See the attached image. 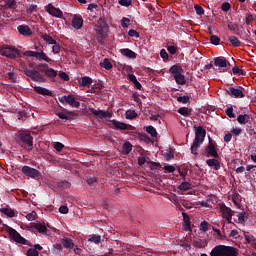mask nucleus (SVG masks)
Returning <instances> with one entry per match:
<instances>
[{
	"label": "nucleus",
	"mask_w": 256,
	"mask_h": 256,
	"mask_svg": "<svg viewBox=\"0 0 256 256\" xmlns=\"http://www.w3.org/2000/svg\"><path fill=\"white\" fill-rule=\"evenodd\" d=\"M225 113L228 117H230V119H235V113L233 112V107L227 108Z\"/></svg>",
	"instance_id": "56"
},
{
	"label": "nucleus",
	"mask_w": 256,
	"mask_h": 256,
	"mask_svg": "<svg viewBox=\"0 0 256 256\" xmlns=\"http://www.w3.org/2000/svg\"><path fill=\"white\" fill-rule=\"evenodd\" d=\"M58 101H60L62 105H70V107H75V109L81 107V102L75 100V96L72 94L58 97Z\"/></svg>",
	"instance_id": "9"
},
{
	"label": "nucleus",
	"mask_w": 256,
	"mask_h": 256,
	"mask_svg": "<svg viewBox=\"0 0 256 256\" xmlns=\"http://www.w3.org/2000/svg\"><path fill=\"white\" fill-rule=\"evenodd\" d=\"M61 241L64 249L71 250L75 247V243H73V240L69 237H64Z\"/></svg>",
	"instance_id": "24"
},
{
	"label": "nucleus",
	"mask_w": 256,
	"mask_h": 256,
	"mask_svg": "<svg viewBox=\"0 0 256 256\" xmlns=\"http://www.w3.org/2000/svg\"><path fill=\"white\" fill-rule=\"evenodd\" d=\"M238 221H239V223L244 224L245 221H247V214L244 212L240 213L238 216Z\"/></svg>",
	"instance_id": "58"
},
{
	"label": "nucleus",
	"mask_w": 256,
	"mask_h": 256,
	"mask_svg": "<svg viewBox=\"0 0 256 256\" xmlns=\"http://www.w3.org/2000/svg\"><path fill=\"white\" fill-rule=\"evenodd\" d=\"M201 155L205 157H213V159H218L219 153L217 152V143L213 142V140H209L208 145L201 152Z\"/></svg>",
	"instance_id": "7"
},
{
	"label": "nucleus",
	"mask_w": 256,
	"mask_h": 256,
	"mask_svg": "<svg viewBox=\"0 0 256 256\" xmlns=\"http://www.w3.org/2000/svg\"><path fill=\"white\" fill-rule=\"evenodd\" d=\"M129 23H131V20L129 18L123 17L121 19V25H122L123 29H127V27H129Z\"/></svg>",
	"instance_id": "53"
},
{
	"label": "nucleus",
	"mask_w": 256,
	"mask_h": 256,
	"mask_svg": "<svg viewBox=\"0 0 256 256\" xmlns=\"http://www.w3.org/2000/svg\"><path fill=\"white\" fill-rule=\"evenodd\" d=\"M131 151H133V144H131V142L126 141L124 142V144L122 145V155H129V153H131Z\"/></svg>",
	"instance_id": "25"
},
{
	"label": "nucleus",
	"mask_w": 256,
	"mask_h": 256,
	"mask_svg": "<svg viewBox=\"0 0 256 256\" xmlns=\"http://www.w3.org/2000/svg\"><path fill=\"white\" fill-rule=\"evenodd\" d=\"M160 57H162L164 61H169V53H167V50L162 49L160 51Z\"/></svg>",
	"instance_id": "57"
},
{
	"label": "nucleus",
	"mask_w": 256,
	"mask_h": 256,
	"mask_svg": "<svg viewBox=\"0 0 256 256\" xmlns=\"http://www.w3.org/2000/svg\"><path fill=\"white\" fill-rule=\"evenodd\" d=\"M221 10L224 11V13L231 11V4L229 2L222 3Z\"/></svg>",
	"instance_id": "47"
},
{
	"label": "nucleus",
	"mask_w": 256,
	"mask_h": 256,
	"mask_svg": "<svg viewBox=\"0 0 256 256\" xmlns=\"http://www.w3.org/2000/svg\"><path fill=\"white\" fill-rule=\"evenodd\" d=\"M174 79L177 85H185V83H187V80L185 79V75H183V73L175 75Z\"/></svg>",
	"instance_id": "31"
},
{
	"label": "nucleus",
	"mask_w": 256,
	"mask_h": 256,
	"mask_svg": "<svg viewBox=\"0 0 256 256\" xmlns=\"http://www.w3.org/2000/svg\"><path fill=\"white\" fill-rule=\"evenodd\" d=\"M5 7L10 9V11H15V9H17V1L16 0H7L5 3Z\"/></svg>",
	"instance_id": "36"
},
{
	"label": "nucleus",
	"mask_w": 256,
	"mask_h": 256,
	"mask_svg": "<svg viewBox=\"0 0 256 256\" xmlns=\"http://www.w3.org/2000/svg\"><path fill=\"white\" fill-rule=\"evenodd\" d=\"M168 73H170V75L175 77V75H180L181 73H183V67H181L180 65L174 64L169 68Z\"/></svg>",
	"instance_id": "21"
},
{
	"label": "nucleus",
	"mask_w": 256,
	"mask_h": 256,
	"mask_svg": "<svg viewBox=\"0 0 256 256\" xmlns=\"http://www.w3.org/2000/svg\"><path fill=\"white\" fill-rule=\"evenodd\" d=\"M86 183L90 186L93 187V185H95V183H97V177L92 176L86 179Z\"/></svg>",
	"instance_id": "50"
},
{
	"label": "nucleus",
	"mask_w": 256,
	"mask_h": 256,
	"mask_svg": "<svg viewBox=\"0 0 256 256\" xmlns=\"http://www.w3.org/2000/svg\"><path fill=\"white\" fill-rule=\"evenodd\" d=\"M128 35L129 37H135L136 39H139L140 37L139 32H137V30H134V29H130L128 31Z\"/></svg>",
	"instance_id": "59"
},
{
	"label": "nucleus",
	"mask_w": 256,
	"mask_h": 256,
	"mask_svg": "<svg viewBox=\"0 0 256 256\" xmlns=\"http://www.w3.org/2000/svg\"><path fill=\"white\" fill-rule=\"evenodd\" d=\"M16 139L20 147L26 151H33V137L31 136V132L19 130L16 133Z\"/></svg>",
	"instance_id": "3"
},
{
	"label": "nucleus",
	"mask_w": 256,
	"mask_h": 256,
	"mask_svg": "<svg viewBox=\"0 0 256 256\" xmlns=\"http://www.w3.org/2000/svg\"><path fill=\"white\" fill-rule=\"evenodd\" d=\"M63 147H65V145H63V143L61 142L54 143V149L57 150L58 152L63 151Z\"/></svg>",
	"instance_id": "61"
},
{
	"label": "nucleus",
	"mask_w": 256,
	"mask_h": 256,
	"mask_svg": "<svg viewBox=\"0 0 256 256\" xmlns=\"http://www.w3.org/2000/svg\"><path fill=\"white\" fill-rule=\"evenodd\" d=\"M23 55L25 57H35V59H39L40 61H46V63H53V60L51 58H49L47 56V54H45V52H43V50H40V51H31V50H28V51H25L23 53Z\"/></svg>",
	"instance_id": "8"
},
{
	"label": "nucleus",
	"mask_w": 256,
	"mask_h": 256,
	"mask_svg": "<svg viewBox=\"0 0 256 256\" xmlns=\"http://www.w3.org/2000/svg\"><path fill=\"white\" fill-rule=\"evenodd\" d=\"M207 135V130L202 126H199L195 130V138L193 144L190 148L192 155H199L198 149L203 145V141H205V137Z\"/></svg>",
	"instance_id": "4"
},
{
	"label": "nucleus",
	"mask_w": 256,
	"mask_h": 256,
	"mask_svg": "<svg viewBox=\"0 0 256 256\" xmlns=\"http://www.w3.org/2000/svg\"><path fill=\"white\" fill-rule=\"evenodd\" d=\"M178 113L183 117H191V108L181 107L178 109Z\"/></svg>",
	"instance_id": "34"
},
{
	"label": "nucleus",
	"mask_w": 256,
	"mask_h": 256,
	"mask_svg": "<svg viewBox=\"0 0 256 256\" xmlns=\"http://www.w3.org/2000/svg\"><path fill=\"white\" fill-rule=\"evenodd\" d=\"M226 95H229L230 97H235V99H243L245 97V94L243 93V87L239 86L238 88L235 87H229L226 89Z\"/></svg>",
	"instance_id": "12"
},
{
	"label": "nucleus",
	"mask_w": 256,
	"mask_h": 256,
	"mask_svg": "<svg viewBox=\"0 0 256 256\" xmlns=\"http://www.w3.org/2000/svg\"><path fill=\"white\" fill-rule=\"evenodd\" d=\"M100 67H103V69H106V71H109L110 69H113V64L109 60V58H105L103 62H100Z\"/></svg>",
	"instance_id": "32"
},
{
	"label": "nucleus",
	"mask_w": 256,
	"mask_h": 256,
	"mask_svg": "<svg viewBox=\"0 0 256 256\" xmlns=\"http://www.w3.org/2000/svg\"><path fill=\"white\" fill-rule=\"evenodd\" d=\"M17 31L20 35H23V37H31L33 35L31 28L27 25H19Z\"/></svg>",
	"instance_id": "19"
},
{
	"label": "nucleus",
	"mask_w": 256,
	"mask_h": 256,
	"mask_svg": "<svg viewBox=\"0 0 256 256\" xmlns=\"http://www.w3.org/2000/svg\"><path fill=\"white\" fill-rule=\"evenodd\" d=\"M206 164L208 167H214L215 171H219V169H221V163L216 158L208 159Z\"/></svg>",
	"instance_id": "23"
},
{
	"label": "nucleus",
	"mask_w": 256,
	"mask_h": 256,
	"mask_svg": "<svg viewBox=\"0 0 256 256\" xmlns=\"http://www.w3.org/2000/svg\"><path fill=\"white\" fill-rule=\"evenodd\" d=\"M210 43H212V45H219V43H221V38L217 35H212L210 37Z\"/></svg>",
	"instance_id": "45"
},
{
	"label": "nucleus",
	"mask_w": 256,
	"mask_h": 256,
	"mask_svg": "<svg viewBox=\"0 0 256 256\" xmlns=\"http://www.w3.org/2000/svg\"><path fill=\"white\" fill-rule=\"evenodd\" d=\"M182 217H183V221H184V230L191 231V220L189 218V214L183 212Z\"/></svg>",
	"instance_id": "27"
},
{
	"label": "nucleus",
	"mask_w": 256,
	"mask_h": 256,
	"mask_svg": "<svg viewBox=\"0 0 256 256\" xmlns=\"http://www.w3.org/2000/svg\"><path fill=\"white\" fill-rule=\"evenodd\" d=\"M92 115L98 117L99 119H111L113 117V112L104 111V110H96L95 108H90Z\"/></svg>",
	"instance_id": "14"
},
{
	"label": "nucleus",
	"mask_w": 256,
	"mask_h": 256,
	"mask_svg": "<svg viewBox=\"0 0 256 256\" xmlns=\"http://www.w3.org/2000/svg\"><path fill=\"white\" fill-rule=\"evenodd\" d=\"M188 169L185 167H178V173L182 177V179L185 181V177H187Z\"/></svg>",
	"instance_id": "43"
},
{
	"label": "nucleus",
	"mask_w": 256,
	"mask_h": 256,
	"mask_svg": "<svg viewBox=\"0 0 256 256\" xmlns=\"http://www.w3.org/2000/svg\"><path fill=\"white\" fill-rule=\"evenodd\" d=\"M164 157H165L166 161L173 159V157H175V151H173L171 148H169V150H167L164 153Z\"/></svg>",
	"instance_id": "41"
},
{
	"label": "nucleus",
	"mask_w": 256,
	"mask_h": 256,
	"mask_svg": "<svg viewBox=\"0 0 256 256\" xmlns=\"http://www.w3.org/2000/svg\"><path fill=\"white\" fill-rule=\"evenodd\" d=\"M121 55H124V57H127L128 59H137V53H135L133 50L129 48H123L120 49Z\"/></svg>",
	"instance_id": "20"
},
{
	"label": "nucleus",
	"mask_w": 256,
	"mask_h": 256,
	"mask_svg": "<svg viewBox=\"0 0 256 256\" xmlns=\"http://www.w3.org/2000/svg\"><path fill=\"white\" fill-rule=\"evenodd\" d=\"M118 3L122 7H131V5L133 4V1H131V0H119Z\"/></svg>",
	"instance_id": "51"
},
{
	"label": "nucleus",
	"mask_w": 256,
	"mask_h": 256,
	"mask_svg": "<svg viewBox=\"0 0 256 256\" xmlns=\"http://www.w3.org/2000/svg\"><path fill=\"white\" fill-rule=\"evenodd\" d=\"M191 183L189 182H182L179 186L178 189H180V191H189V189H191Z\"/></svg>",
	"instance_id": "39"
},
{
	"label": "nucleus",
	"mask_w": 256,
	"mask_h": 256,
	"mask_svg": "<svg viewBox=\"0 0 256 256\" xmlns=\"http://www.w3.org/2000/svg\"><path fill=\"white\" fill-rule=\"evenodd\" d=\"M58 187H60L61 189H69V187H71V183L67 181H62L58 183Z\"/></svg>",
	"instance_id": "55"
},
{
	"label": "nucleus",
	"mask_w": 256,
	"mask_h": 256,
	"mask_svg": "<svg viewBox=\"0 0 256 256\" xmlns=\"http://www.w3.org/2000/svg\"><path fill=\"white\" fill-rule=\"evenodd\" d=\"M52 52L57 55V53L61 52V46L56 42V44H53Z\"/></svg>",
	"instance_id": "63"
},
{
	"label": "nucleus",
	"mask_w": 256,
	"mask_h": 256,
	"mask_svg": "<svg viewBox=\"0 0 256 256\" xmlns=\"http://www.w3.org/2000/svg\"><path fill=\"white\" fill-rule=\"evenodd\" d=\"M239 250L233 246L217 245L211 252L210 256H237Z\"/></svg>",
	"instance_id": "5"
},
{
	"label": "nucleus",
	"mask_w": 256,
	"mask_h": 256,
	"mask_svg": "<svg viewBox=\"0 0 256 256\" xmlns=\"http://www.w3.org/2000/svg\"><path fill=\"white\" fill-rule=\"evenodd\" d=\"M89 243H94L95 245H99L101 243V235L99 234H91L88 236Z\"/></svg>",
	"instance_id": "28"
},
{
	"label": "nucleus",
	"mask_w": 256,
	"mask_h": 256,
	"mask_svg": "<svg viewBox=\"0 0 256 256\" xmlns=\"http://www.w3.org/2000/svg\"><path fill=\"white\" fill-rule=\"evenodd\" d=\"M34 91L36 93H39V95H47L48 97H53V92H51L49 89L41 87V86H35Z\"/></svg>",
	"instance_id": "22"
},
{
	"label": "nucleus",
	"mask_w": 256,
	"mask_h": 256,
	"mask_svg": "<svg viewBox=\"0 0 256 256\" xmlns=\"http://www.w3.org/2000/svg\"><path fill=\"white\" fill-rule=\"evenodd\" d=\"M194 9H195V11H196V14H198V15H205V9H203V7H201V6H199L198 4H196L195 6H194Z\"/></svg>",
	"instance_id": "52"
},
{
	"label": "nucleus",
	"mask_w": 256,
	"mask_h": 256,
	"mask_svg": "<svg viewBox=\"0 0 256 256\" xmlns=\"http://www.w3.org/2000/svg\"><path fill=\"white\" fill-rule=\"evenodd\" d=\"M164 170L168 173H175V166L166 164L164 165Z\"/></svg>",
	"instance_id": "62"
},
{
	"label": "nucleus",
	"mask_w": 256,
	"mask_h": 256,
	"mask_svg": "<svg viewBox=\"0 0 256 256\" xmlns=\"http://www.w3.org/2000/svg\"><path fill=\"white\" fill-rule=\"evenodd\" d=\"M47 13H49V15H52V17H58L59 19L63 17V12L59 10V8H55V6H53L52 4L48 5Z\"/></svg>",
	"instance_id": "17"
},
{
	"label": "nucleus",
	"mask_w": 256,
	"mask_h": 256,
	"mask_svg": "<svg viewBox=\"0 0 256 256\" xmlns=\"http://www.w3.org/2000/svg\"><path fill=\"white\" fill-rule=\"evenodd\" d=\"M126 119H137V112L135 110H127L126 111Z\"/></svg>",
	"instance_id": "42"
},
{
	"label": "nucleus",
	"mask_w": 256,
	"mask_h": 256,
	"mask_svg": "<svg viewBox=\"0 0 256 256\" xmlns=\"http://www.w3.org/2000/svg\"><path fill=\"white\" fill-rule=\"evenodd\" d=\"M21 171L23 175L31 179H39V177H41V172L31 166H23Z\"/></svg>",
	"instance_id": "11"
},
{
	"label": "nucleus",
	"mask_w": 256,
	"mask_h": 256,
	"mask_svg": "<svg viewBox=\"0 0 256 256\" xmlns=\"http://www.w3.org/2000/svg\"><path fill=\"white\" fill-rule=\"evenodd\" d=\"M220 211L222 213L223 219H226L228 223H231L233 219V210H231V208L227 207L225 204H221Z\"/></svg>",
	"instance_id": "15"
},
{
	"label": "nucleus",
	"mask_w": 256,
	"mask_h": 256,
	"mask_svg": "<svg viewBox=\"0 0 256 256\" xmlns=\"http://www.w3.org/2000/svg\"><path fill=\"white\" fill-rule=\"evenodd\" d=\"M177 101L178 103H189V101H191V98H189V96H178L177 97Z\"/></svg>",
	"instance_id": "48"
},
{
	"label": "nucleus",
	"mask_w": 256,
	"mask_h": 256,
	"mask_svg": "<svg viewBox=\"0 0 256 256\" xmlns=\"http://www.w3.org/2000/svg\"><path fill=\"white\" fill-rule=\"evenodd\" d=\"M228 41H230L232 47H241V41H239V38H237V36L228 37Z\"/></svg>",
	"instance_id": "35"
},
{
	"label": "nucleus",
	"mask_w": 256,
	"mask_h": 256,
	"mask_svg": "<svg viewBox=\"0 0 256 256\" xmlns=\"http://www.w3.org/2000/svg\"><path fill=\"white\" fill-rule=\"evenodd\" d=\"M48 69H49V64L40 63L36 65V70L25 68L24 73L27 77H30V79L32 81H35L36 83H45L47 79H45V75L41 73H47Z\"/></svg>",
	"instance_id": "1"
},
{
	"label": "nucleus",
	"mask_w": 256,
	"mask_h": 256,
	"mask_svg": "<svg viewBox=\"0 0 256 256\" xmlns=\"http://www.w3.org/2000/svg\"><path fill=\"white\" fill-rule=\"evenodd\" d=\"M8 235L9 237H11V239H13V241H15L16 243H20L21 245H27V240L25 238H23L21 236V234H19V232H17V230L13 229V228H9L8 229Z\"/></svg>",
	"instance_id": "13"
},
{
	"label": "nucleus",
	"mask_w": 256,
	"mask_h": 256,
	"mask_svg": "<svg viewBox=\"0 0 256 256\" xmlns=\"http://www.w3.org/2000/svg\"><path fill=\"white\" fill-rule=\"evenodd\" d=\"M81 87H88V85L93 84V79L89 76H84L81 78V81H79Z\"/></svg>",
	"instance_id": "29"
},
{
	"label": "nucleus",
	"mask_w": 256,
	"mask_h": 256,
	"mask_svg": "<svg viewBox=\"0 0 256 256\" xmlns=\"http://www.w3.org/2000/svg\"><path fill=\"white\" fill-rule=\"evenodd\" d=\"M0 213H3L4 215H6L7 217H15V210L11 209V208H0Z\"/></svg>",
	"instance_id": "30"
},
{
	"label": "nucleus",
	"mask_w": 256,
	"mask_h": 256,
	"mask_svg": "<svg viewBox=\"0 0 256 256\" xmlns=\"http://www.w3.org/2000/svg\"><path fill=\"white\" fill-rule=\"evenodd\" d=\"M45 75L47 77H50V79H54V77L57 76V71L55 69H53V68L48 67Z\"/></svg>",
	"instance_id": "40"
},
{
	"label": "nucleus",
	"mask_w": 256,
	"mask_h": 256,
	"mask_svg": "<svg viewBox=\"0 0 256 256\" xmlns=\"http://www.w3.org/2000/svg\"><path fill=\"white\" fill-rule=\"evenodd\" d=\"M249 121H251V116H249L248 114H240L237 117V122L240 125H247V123H249Z\"/></svg>",
	"instance_id": "26"
},
{
	"label": "nucleus",
	"mask_w": 256,
	"mask_h": 256,
	"mask_svg": "<svg viewBox=\"0 0 256 256\" xmlns=\"http://www.w3.org/2000/svg\"><path fill=\"white\" fill-rule=\"evenodd\" d=\"M112 125H114L115 129H118V131H127L128 133H134L137 129L130 125L126 124L117 120H111Z\"/></svg>",
	"instance_id": "10"
},
{
	"label": "nucleus",
	"mask_w": 256,
	"mask_h": 256,
	"mask_svg": "<svg viewBox=\"0 0 256 256\" xmlns=\"http://www.w3.org/2000/svg\"><path fill=\"white\" fill-rule=\"evenodd\" d=\"M27 256H39V251L34 248H29L27 251Z\"/></svg>",
	"instance_id": "60"
},
{
	"label": "nucleus",
	"mask_w": 256,
	"mask_h": 256,
	"mask_svg": "<svg viewBox=\"0 0 256 256\" xmlns=\"http://www.w3.org/2000/svg\"><path fill=\"white\" fill-rule=\"evenodd\" d=\"M34 229L38 231V233H45L47 231V226H45V223H36L33 225Z\"/></svg>",
	"instance_id": "33"
},
{
	"label": "nucleus",
	"mask_w": 256,
	"mask_h": 256,
	"mask_svg": "<svg viewBox=\"0 0 256 256\" xmlns=\"http://www.w3.org/2000/svg\"><path fill=\"white\" fill-rule=\"evenodd\" d=\"M95 31L97 33V41L100 45L105 43V39H107L109 33V24H107V19L105 17H100L95 24Z\"/></svg>",
	"instance_id": "2"
},
{
	"label": "nucleus",
	"mask_w": 256,
	"mask_h": 256,
	"mask_svg": "<svg viewBox=\"0 0 256 256\" xmlns=\"http://www.w3.org/2000/svg\"><path fill=\"white\" fill-rule=\"evenodd\" d=\"M232 72L234 75H245V71L239 67H233Z\"/></svg>",
	"instance_id": "54"
},
{
	"label": "nucleus",
	"mask_w": 256,
	"mask_h": 256,
	"mask_svg": "<svg viewBox=\"0 0 256 256\" xmlns=\"http://www.w3.org/2000/svg\"><path fill=\"white\" fill-rule=\"evenodd\" d=\"M200 231H203L204 233H207L209 231V222L202 221L200 224Z\"/></svg>",
	"instance_id": "46"
},
{
	"label": "nucleus",
	"mask_w": 256,
	"mask_h": 256,
	"mask_svg": "<svg viewBox=\"0 0 256 256\" xmlns=\"http://www.w3.org/2000/svg\"><path fill=\"white\" fill-rule=\"evenodd\" d=\"M8 79H10L11 83H17V77L13 72H8Z\"/></svg>",
	"instance_id": "64"
},
{
	"label": "nucleus",
	"mask_w": 256,
	"mask_h": 256,
	"mask_svg": "<svg viewBox=\"0 0 256 256\" xmlns=\"http://www.w3.org/2000/svg\"><path fill=\"white\" fill-rule=\"evenodd\" d=\"M146 132L149 133V135H151V137H157V130L153 126H147Z\"/></svg>",
	"instance_id": "44"
},
{
	"label": "nucleus",
	"mask_w": 256,
	"mask_h": 256,
	"mask_svg": "<svg viewBox=\"0 0 256 256\" xmlns=\"http://www.w3.org/2000/svg\"><path fill=\"white\" fill-rule=\"evenodd\" d=\"M42 39L43 41H45L46 43H48V45H54L56 44L57 40L53 39V37H51L48 34H44L42 35Z\"/></svg>",
	"instance_id": "37"
},
{
	"label": "nucleus",
	"mask_w": 256,
	"mask_h": 256,
	"mask_svg": "<svg viewBox=\"0 0 256 256\" xmlns=\"http://www.w3.org/2000/svg\"><path fill=\"white\" fill-rule=\"evenodd\" d=\"M0 55L7 57V59H17L19 57V49L9 45H2L0 46Z\"/></svg>",
	"instance_id": "6"
},
{
	"label": "nucleus",
	"mask_w": 256,
	"mask_h": 256,
	"mask_svg": "<svg viewBox=\"0 0 256 256\" xmlns=\"http://www.w3.org/2000/svg\"><path fill=\"white\" fill-rule=\"evenodd\" d=\"M26 219H28V221H35L37 219V212L32 211V212L28 213L26 215Z\"/></svg>",
	"instance_id": "49"
},
{
	"label": "nucleus",
	"mask_w": 256,
	"mask_h": 256,
	"mask_svg": "<svg viewBox=\"0 0 256 256\" xmlns=\"http://www.w3.org/2000/svg\"><path fill=\"white\" fill-rule=\"evenodd\" d=\"M167 51L170 53V55H175L177 53V45L173 44L171 45V42L167 44Z\"/></svg>",
	"instance_id": "38"
},
{
	"label": "nucleus",
	"mask_w": 256,
	"mask_h": 256,
	"mask_svg": "<svg viewBox=\"0 0 256 256\" xmlns=\"http://www.w3.org/2000/svg\"><path fill=\"white\" fill-rule=\"evenodd\" d=\"M214 65L215 67H220V69H225V67H227L230 64L227 61V58H225L224 56H220L214 58Z\"/></svg>",
	"instance_id": "18"
},
{
	"label": "nucleus",
	"mask_w": 256,
	"mask_h": 256,
	"mask_svg": "<svg viewBox=\"0 0 256 256\" xmlns=\"http://www.w3.org/2000/svg\"><path fill=\"white\" fill-rule=\"evenodd\" d=\"M83 17L79 14H75L73 17H72V27L74 29H82L83 28Z\"/></svg>",
	"instance_id": "16"
}]
</instances>
